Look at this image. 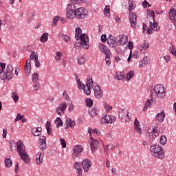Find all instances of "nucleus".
<instances>
[{
  "label": "nucleus",
  "instance_id": "obj_25",
  "mask_svg": "<svg viewBox=\"0 0 176 176\" xmlns=\"http://www.w3.org/2000/svg\"><path fill=\"white\" fill-rule=\"evenodd\" d=\"M65 124L66 127L65 129H68L69 127H71V129H74V127H75L76 122L71 118H67Z\"/></svg>",
  "mask_w": 176,
  "mask_h": 176
},
{
  "label": "nucleus",
  "instance_id": "obj_56",
  "mask_svg": "<svg viewBox=\"0 0 176 176\" xmlns=\"http://www.w3.org/2000/svg\"><path fill=\"white\" fill-rule=\"evenodd\" d=\"M87 131L89 134V140H91V141H93V140H96V139L93 138V135H91L92 129L91 128H89Z\"/></svg>",
  "mask_w": 176,
  "mask_h": 176
},
{
  "label": "nucleus",
  "instance_id": "obj_22",
  "mask_svg": "<svg viewBox=\"0 0 176 176\" xmlns=\"http://www.w3.org/2000/svg\"><path fill=\"white\" fill-rule=\"evenodd\" d=\"M164 118H166V114L164 113V111H161L156 115L155 120H157V122H159L160 123H162V122H164Z\"/></svg>",
  "mask_w": 176,
  "mask_h": 176
},
{
  "label": "nucleus",
  "instance_id": "obj_32",
  "mask_svg": "<svg viewBox=\"0 0 176 176\" xmlns=\"http://www.w3.org/2000/svg\"><path fill=\"white\" fill-rule=\"evenodd\" d=\"M74 167L76 170H77V174L80 175L82 174V166H80V163L76 162L74 165Z\"/></svg>",
  "mask_w": 176,
  "mask_h": 176
},
{
  "label": "nucleus",
  "instance_id": "obj_6",
  "mask_svg": "<svg viewBox=\"0 0 176 176\" xmlns=\"http://www.w3.org/2000/svg\"><path fill=\"white\" fill-rule=\"evenodd\" d=\"M80 46L82 49H88L89 47V36L85 34L80 36V42L74 44L75 49H78Z\"/></svg>",
  "mask_w": 176,
  "mask_h": 176
},
{
  "label": "nucleus",
  "instance_id": "obj_19",
  "mask_svg": "<svg viewBox=\"0 0 176 176\" xmlns=\"http://www.w3.org/2000/svg\"><path fill=\"white\" fill-rule=\"evenodd\" d=\"M39 146L41 151L46 149V136H41L39 138Z\"/></svg>",
  "mask_w": 176,
  "mask_h": 176
},
{
  "label": "nucleus",
  "instance_id": "obj_50",
  "mask_svg": "<svg viewBox=\"0 0 176 176\" xmlns=\"http://www.w3.org/2000/svg\"><path fill=\"white\" fill-rule=\"evenodd\" d=\"M30 58L31 60H36L38 58V56L35 54V52L32 51V53L30 54Z\"/></svg>",
  "mask_w": 176,
  "mask_h": 176
},
{
  "label": "nucleus",
  "instance_id": "obj_7",
  "mask_svg": "<svg viewBox=\"0 0 176 176\" xmlns=\"http://www.w3.org/2000/svg\"><path fill=\"white\" fill-rule=\"evenodd\" d=\"M87 10L83 7L78 8L76 10V19L78 20H83L87 17Z\"/></svg>",
  "mask_w": 176,
  "mask_h": 176
},
{
  "label": "nucleus",
  "instance_id": "obj_1",
  "mask_svg": "<svg viewBox=\"0 0 176 176\" xmlns=\"http://www.w3.org/2000/svg\"><path fill=\"white\" fill-rule=\"evenodd\" d=\"M13 78V67L12 65L0 63V79L1 80H10Z\"/></svg>",
  "mask_w": 176,
  "mask_h": 176
},
{
  "label": "nucleus",
  "instance_id": "obj_57",
  "mask_svg": "<svg viewBox=\"0 0 176 176\" xmlns=\"http://www.w3.org/2000/svg\"><path fill=\"white\" fill-rule=\"evenodd\" d=\"M104 107L105 109H107V111H111V109H112V106H110L109 104H108V103H104Z\"/></svg>",
  "mask_w": 176,
  "mask_h": 176
},
{
  "label": "nucleus",
  "instance_id": "obj_49",
  "mask_svg": "<svg viewBox=\"0 0 176 176\" xmlns=\"http://www.w3.org/2000/svg\"><path fill=\"white\" fill-rule=\"evenodd\" d=\"M71 2L75 5H79V3H83L86 2V0H71Z\"/></svg>",
  "mask_w": 176,
  "mask_h": 176
},
{
  "label": "nucleus",
  "instance_id": "obj_11",
  "mask_svg": "<svg viewBox=\"0 0 176 176\" xmlns=\"http://www.w3.org/2000/svg\"><path fill=\"white\" fill-rule=\"evenodd\" d=\"M129 19L131 28H137V15L134 12H130Z\"/></svg>",
  "mask_w": 176,
  "mask_h": 176
},
{
  "label": "nucleus",
  "instance_id": "obj_44",
  "mask_svg": "<svg viewBox=\"0 0 176 176\" xmlns=\"http://www.w3.org/2000/svg\"><path fill=\"white\" fill-rule=\"evenodd\" d=\"M78 63L80 65H83L86 63V59L83 56H79L78 58Z\"/></svg>",
  "mask_w": 176,
  "mask_h": 176
},
{
  "label": "nucleus",
  "instance_id": "obj_42",
  "mask_svg": "<svg viewBox=\"0 0 176 176\" xmlns=\"http://www.w3.org/2000/svg\"><path fill=\"white\" fill-rule=\"evenodd\" d=\"M85 104L88 108H91V107H93V100H91V98H87L85 100Z\"/></svg>",
  "mask_w": 176,
  "mask_h": 176
},
{
  "label": "nucleus",
  "instance_id": "obj_51",
  "mask_svg": "<svg viewBox=\"0 0 176 176\" xmlns=\"http://www.w3.org/2000/svg\"><path fill=\"white\" fill-rule=\"evenodd\" d=\"M60 142L63 148H67V142H65V140L63 139V138H60Z\"/></svg>",
  "mask_w": 176,
  "mask_h": 176
},
{
  "label": "nucleus",
  "instance_id": "obj_13",
  "mask_svg": "<svg viewBox=\"0 0 176 176\" xmlns=\"http://www.w3.org/2000/svg\"><path fill=\"white\" fill-rule=\"evenodd\" d=\"M82 166L85 173H87L90 170V167H91V161L89 159L84 160L82 162Z\"/></svg>",
  "mask_w": 176,
  "mask_h": 176
},
{
  "label": "nucleus",
  "instance_id": "obj_47",
  "mask_svg": "<svg viewBox=\"0 0 176 176\" xmlns=\"http://www.w3.org/2000/svg\"><path fill=\"white\" fill-rule=\"evenodd\" d=\"M60 20V17L58 16H56L54 18V21L52 23V27H56L57 25V21Z\"/></svg>",
  "mask_w": 176,
  "mask_h": 176
},
{
  "label": "nucleus",
  "instance_id": "obj_9",
  "mask_svg": "<svg viewBox=\"0 0 176 176\" xmlns=\"http://www.w3.org/2000/svg\"><path fill=\"white\" fill-rule=\"evenodd\" d=\"M98 48L100 52L104 53V54L107 56V58H108V57H112V54L107 45L100 43H99Z\"/></svg>",
  "mask_w": 176,
  "mask_h": 176
},
{
  "label": "nucleus",
  "instance_id": "obj_5",
  "mask_svg": "<svg viewBox=\"0 0 176 176\" xmlns=\"http://www.w3.org/2000/svg\"><path fill=\"white\" fill-rule=\"evenodd\" d=\"M118 118L123 123H129L131 120V114L126 109H120L118 111Z\"/></svg>",
  "mask_w": 176,
  "mask_h": 176
},
{
  "label": "nucleus",
  "instance_id": "obj_15",
  "mask_svg": "<svg viewBox=\"0 0 176 176\" xmlns=\"http://www.w3.org/2000/svg\"><path fill=\"white\" fill-rule=\"evenodd\" d=\"M67 109V103L65 102H62L58 107H57L56 111L58 115H64L65 111Z\"/></svg>",
  "mask_w": 176,
  "mask_h": 176
},
{
  "label": "nucleus",
  "instance_id": "obj_63",
  "mask_svg": "<svg viewBox=\"0 0 176 176\" xmlns=\"http://www.w3.org/2000/svg\"><path fill=\"white\" fill-rule=\"evenodd\" d=\"M94 133H95L97 135H101V133L100 132V131L98 130V129H94L92 131V134H94Z\"/></svg>",
  "mask_w": 176,
  "mask_h": 176
},
{
  "label": "nucleus",
  "instance_id": "obj_28",
  "mask_svg": "<svg viewBox=\"0 0 176 176\" xmlns=\"http://www.w3.org/2000/svg\"><path fill=\"white\" fill-rule=\"evenodd\" d=\"M134 127L135 131H137L139 134H142V130H141V127H140V122L137 120V118L135 119Z\"/></svg>",
  "mask_w": 176,
  "mask_h": 176
},
{
  "label": "nucleus",
  "instance_id": "obj_59",
  "mask_svg": "<svg viewBox=\"0 0 176 176\" xmlns=\"http://www.w3.org/2000/svg\"><path fill=\"white\" fill-rule=\"evenodd\" d=\"M74 109H75V105H74V104H72V103H70L69 106V112L74 111Z\"/></svg>",
  "mask_w": 176,
  "mask_h": 176
},
{
  "label": "nucleus",
  "instance_id": "obj_38",
  "mask_svg": "<svg viewBox=\"0 0 176 176\" xmlns=\"http://www.w3.org/2000/svg\"><path fill=\"white\" fill-rule=\"evenodd\" d=\"M149 47V43H148V41H144L143 45L139 46L138 50H140V52L142 50V49H144V50H146Z\"/></svg>",
  "mask_w": 176,
  "mask_h": 176
},
{
  "label": "nucleus",
  "instance_id": "obj_24",
  "mask_svg": "<svg viewBox=\"0 0 176 176\" xmlns=\"http://www.w3.org/2000/svg\"><path fill=\"white\" fill-rule=\"evenodd\" d=\"M25 72L27 76L30 75V72H31V60L28 59L25 63Z\"/></svg>",
  "mask_w": 176,
  "mask_h": 176
},
{
  "label": "nucleus",
  "instance_id": "obj_21",
  "mask_svg": "<svg viewBox=\"0 0 176 176\" xmlns=\"http://www.w3.org/2000/svg\"><path fill=\"white\" fill-rule=\"evenodd\" d=\"M91 86H93V80L91 78H87V85H86L87 91L85 92V94L87 96H90V93H91L90 89Z\"/></svg>",
  "mask_w": 176,
  "mask_h": 176
},
{
  "label": "nucleus",
  "instance_id": "obj_54",
  "mask_svg": "<svg viewBox=\"0 0 176 176\" xmlns=\"http://www.w3.org/2000/svg\"><path fill=\"white\" fill-rule=\"evenodd\" d=\"M171 54H173L175 56H176V50L174 45H171V47L170 48Z\"/></svg>",
  "mask_w": 176,
  "mask_h": 176
},
{
  "label": "nucleus",
  "instance_id": "obj_53",
  "mask_svg": "<svg viewBox=\"0 0 176 176\" xmlns=\"http://www.w3.org/2000/svg\"><path fill=\"white\" fill-rule=\"evenodd\" d=\"M39 87H41V84H39V82H34V89L36 91H38V90L39 89Z\"/></svg>",
  "mask_w": 176,
  "mask_h": 176
},
{
  "label": "nucleus",
  "instance_id": "obj_3",
  "mask_svg": "<svg viewBox=\"0 0 176 176\" xmlns=\"http://www.w3.org/2000/svg\"><path fill=\"white\" fill-rule=\"evenodd\" d=\"M164 98L166 97V88L163 85H157L154 87L151 93V98Z\"/></svg>",
  "mask_w": 176,
  "mask_h": 176
},
{
  "label": "nucleus",
  "instance_id": "obj_14",
  "mask_svg": "<svg viewBox=\"0 0 176 176\" xmlns=\"http://www.w3.org/2000/svg\"><path fill=\"white\" fill-rule=\"evenodd\" d=\"M90 148L93 153L96 152V151L100 148V142H98L97 139L90 141Z\"/></svg>",
  "mask_w": 176,
  "mask_h": 176
},
{
  "label": "nucleus",
  "instance_id": "obj_39",
  "mask_svg": "<svg viewBox=\"0 0 176 176\" xmlns=\"http://www.w3.org/2000/svg\"><path fill=\"white\" fill-rule=\"evenodd\" d=\"M5 164L7 167H12V160H10V156H7L5 158Z\"/></svg>",
  "mask_w": 176,
  "mask_h": 176
},
{
  "label": "nucleus",
  "instance_id": "obj_35",
  "mask_svg": "<svg viewBox=\"0 0 176 176\" xmlns=\"http://www.w3.org/2000/svg\"><path fill=\"white\" fill-rule=\"evenodd\" d=\"M47 39H49V33H44L40 37V41L43 43H45V42H47Z\"/></svg>",
  "mask_w": 176,
  "mask_h": 176
},
{
  "label": "nucleus",
  "instance_id": "obj_16",
  "mask_svg": "<svg viewBox=\"0 0 176 176\" xmlns=\"http://www.w3.org/2000/svg\"><path fill=\"white\" fill-rule=\"evenodd\" d=\"M150 28L148 30V34H152V30L153 31H160V28H157V22H154L153 23L152 22L149 23Z\"/></svg>",
  "mask_w": 176,
  "mask_h": 176
},
{
  "label": "nucleus",
  "instance_id": "obj_60",
  "mask_svg": "<svg viewBox=\"0 0 176 176\" xmlns=\"http://www.w3.org/2000/svg\"><path fill=\"white\" fill-rule=\"evenodd\" d=\"M152 102H153V100L148 99V100H147V101L146 102L145 105L147 106L148 107H151Z\"/></svg>",
  "mask_w": 176,
  "mask_h": 176
},
{
  "label": "nucleus",
  "instance_id": "obj_61",
  "mask_svg": "<svg viewBox=\"0 0 176 176\" xmlns=\"http://www.w3.org/2000/svg\"><path fill=\"white\" fill-rule=\"evenodd\" d=\"M109 146H111V144H107L104 148V153H106V155H108L109 153Z\"/></svg>",
  "mask_w": 176,
  "mask_h": 176
},
{
  "label": "nucleus",
  "instance_id": "obj_31",
  "mask_svg": "<svg viewBox=\"0 0 176 176\" xmlns=\"http://www.w3.org/2000/svg\"><path fill=\"white\" fill-rule=\"evenodd\" d=\"M149 63V58L144 56V58L139 63V66L142 67L144 65H148Z\"/></svg>",
  "mask_w": 176,
  "mask_h": 176
},
{
  "label": "nucleus",
  "instance_id": "obj_23",
  "mask_svg": "<svg viewBox=\"0 0 176 176\" xmlns=\"http://www.w3.org/2000/svg\"><path fill=\"white\" fill-rule=\"evenodd\" d=\"M76 80L77 81V85L78 87V89H82L84 91L85 94H86V92L87 91V89H86V86L83 85L82 82H80V79L78 78V76L75 75Z\"/></svg>",
  "mask_w": 176,
  "mask_h": 176
},
{
  "label": "nucleus",
  "instance_id": "obj_40",
  "mask_svg": "<svg viewBox=\"0 0 176 176\" xmlns=\"http://www.w3.org/2000/svg\"><path fill=\"white\" fill-rule=\"evenodd\" d=\"M134 76V71H129L125 76L126 80H130Z\"/></svg>",
  "mask_w": 176,
  "mask_h": 176
},
{
  "label": "nucleus",
  "instance_id": "obj_10",
  "mask_svg": "<svg viewBox=\"0 0 176 176\" xmlns=\"http://www.w3.org/2000/svg\"><path fill=\"white\" fill-rule=\"evenodd\" d=\"M116 41L118 43V46H124L129 42L127 36L121 34L116 36Z\"/></svg>",
  "mask_w": 176,
  "mask_h": 176
},
{
  "label": "nucleus",
  "instance_id": "obj_30",
  "mask_svg": "<svg viewBox=\"0 0 176 176\" xmlns=\"http://www.w3.org/2000/svg\"><path fill=\"white\" fill-rule=\"evenodd\" d=\"M66 16L67 19L72 20V19H75V17H76V11L67 10Z\"/></svg>",
  "mask_w": 176,
  "mask_h": 176
},
{
  "label": "nucleus",
  "instance_id": "obj_45",
  "mask_svg": "<svg viewBox=\"0 0 176 176\" xmlns=\"http://www.w3.org/2000/svg\"><path fill=\"white\" fill-rule=\"evenodd\" d=\"M62 57H63V54L60 52H56V56H55V60L56 61H60V60H61Z\"/></svg>",
  "mask_w": 176,
  "mask_h": 176
},
{
  "label": "nucleus",
  "instance_id": "obj_12",
  "mask_svg": "<svg viewBox=\"0 0 176 176\" xmlns=\"http://www.w3.org/2000/svg\"><path fill=\"white\" fill-rule=\"evenodd\" d=\"M169 14V20H171L173 21L174 25H176V4L174 6V8H172L169 10L168 12Z\"/></svg>",
  "mask_w": 176,
  "mask_h": 176
},
{
  "label": "nucleus",
  "instance_id": "obj_48",
  "mask_svg": "<svg viewBox=\"0 0 176 176\" xmlns=\"http://www.w3.org/2000/svg\"><path fill=\"white\" fill-rule=\"evenodd\" d=\"M32 76V82H38V78H39V75H38V73H34Z\"/></svg>",
  "mask_w": 176,
  "mask_h": 176
},
{
  "label": "nucleus",
  "instance_id": "obj_20",
  "mask_svg": "<svg viewBox=\"0 0 176 176\" xmlns=\"http://www.w3.org/2000/svg\"><path fill=\"white\" fill-rule=\"evenodd\" d=\"M107 43L110 47H116V46H119L118 41H116V37L107 38Z\"/></svg>",
  "mask_w": 176,
  "mask_h": 176
},
{
  "label": "nucleus",
  "instance_id": "obj_58",
  "mask_svg": "<svg viewBox=\"0 0 176 176\" xmlns=\"http://www.w3.org/2000/svg\"><path fill=\"white\" fill-rule=\"evenodd\" d=\"M109 12H110L109 7L106 6V8L104 9V14L107 16V14H109Z\"/></svg>",
  "mask_w": 176,
  "mask_h": 176
},
{
  "label": "nucleus",
  "instance_id": "obj_18",
  "mask_svg": "<svg viewBox=\"0 0 176 176\" xmlns=\"http://www.w3.org/2000/svg\"><path fill=\"white\" fill-rule=\"evenodd\" d=\"M94 96L96 98H101L102 97V91H101V87L100 85H96L94 88Z\"/></svg>",
  "mask_w": 176,
  "mask_h": 176
},
{
  "label": "nucleus",
  "instance_id": "obj_55",
  "mask_svg": "<svg viewBox=\"0 0 176 176\" xmlns=\"http://www.w3.org/2000/svg\"><path fill=\"white\" fill-rule=\"evenodd\" d=\"M105 61H106L107 66L109 67V65H111V57L107 58V55H106Z\"/></svg>",
  "mask_w": 176,
  "mask_h": 176
},
{
  "label": "nucleus",
  "instance_id": "obj_2",
  "mask_svg": "<svg viewBox=\"0 0 176 176\" xmlns=\"http://www.w3.org/2000/svg\"><path fill=\"white\" fill-rule=\"evenodd\" d=\"M16 151L21 160H23L25 164H28L30 163V155L27 153V151H25V146H24L23 141L19 140L16 142Z\"/></svg>",
  "mask_w": 176,
  "mask_h": 176
},
{
  "label": "nucleus",
  "instance_id": "obj_26",
  "mask_svg": "<svg viewBox=\"0 0 176 176\" xmlns=\"http://www.w3.org/2000/svg\"><path fill=\"white\" fill-rule=\"evenodd\" d=\"M43 154L42 153H38L36 156V164H38V166H41L42 163H43Z\"/></svg>",
  "mask_w": 176,
  "mask_h": 176
},
{
  "label": "nucleus",
  "instance_id": "obj_62",
  "mask_svg": "<svg viewBox=\"0 0 176 176\" xmlns=\"http://www.w3.org/2000/svg\"><path fill=\"white\" fill-rule=\"evenodd\" d=\"M34 64L36 68H39V67H41V62H39V60H38V58L34 60Z\"/></svg>",
  "mask_w": 176,
  "mask_h": 176
},
{
  "label": "nucleus",
  "instance_id": "obj_17",
  "mask_svg": "<svg viewBox=\"0 0 176 176\" xmlns=\"http://www.w3.org/2000/svg\"><path fill=\"white\" fill-rule=\"evenodd\" d=\"M83 148L81 145H76L73 150V157H78V155L82 153Z\"/></svg>",
  "mask_w": 176,
  "mask_h": 176
},
{
  "label": "nucleus",
  "instance_id": "obj_52",
  "mask_svg": "<svg viewBox=\"0 0 176 176\" xmlns=\"http://www.w3.org/2000/svg\"><path fill=\"white\" fill-rule=\"evenodd\" d=\"M23 118H24V116H21L20 113H18L14 122H19V120H21Z\"/></svg>",
  "mask_w": 176,
  "mask_h": 176
},
{
  "label": "nucleus",
  "instance_id": "obj_33",
  "mask_svg": "<svg viewBox=\"0 0 176 176\" xmlns=\"http://www.w3.org/2000/svg\"><path fill=\"white\" fill-rule=\"evenodd\" d=\"M78 9V7H76V5L74 3H70L67 5V10L76 12V10Z\"/></svg>",
  "mask_w": 176,
  "mask_h": 176
},
{
  "label": "nucleus",
  "instance_id": "obj_46",
  "mask_svg": "<svg viewBox=\"0 0 176 176\" xmlns=\"http://www.w3.org/2000/svg\"><path fill=\"white\" fill-rule=\"evenodd\" d=\"M12 98L14 101V102H17L19 101V96L16 92H13L12 94Z\"/></svg>",
  "mask_w": 176,
  "mask_h": 176
},
{
  "label": "nucleus",
  "instance_id": "obj_43",
  "mask_svg": "<svg viewBox=\"0 0 176 176\" xmlns=\"http://www.w3.org/2000/svg\"><path fill=\"white\" fill-rule=\"evenodd\" d=\"M160 142L161 145H166L167 144V138L166 135H162L160 139Z\"/></svg>",
  "mask_w": 176,
  "mask_h": 176
},
{
  "label": "nucleus",
  "instance_id": "obj_8",
  "mask_svg": "<svg viewBox=\"0 0 176 176\" xmlns=\"http://www.w3.org/2000/svg\"><path fill=\"white\" fill-rule=\"evenodd\" d=\"M146 135L148 136L147 140L150 144H152L153 142V140L159 135V132L157 131V129H155V128H153L152 131L149 133H146Z\"/></svg>",
  "mask_w": 176,
  "mask_h": 176
},
{
  "label": "nucleus",
  "instance_id": "obj_4",
  "mask_svg": "<svg viewBox=\"0 0 176 176\" xmlns=\"http://www.w3.org/2000/svg\"><path fill=\"white\" fill-rule=\"evenodd\" d=\"M152 155L157 156L158 159H164V149L159 145H153L150 148Z\"/></svg>",
  "mask_w": 176,
  "mask_h": 176
},
{
  "label": "nucleus",
  "instance_id": "obj_27",
  "mask_svg": "<svg viewBox=\"0 0 176 176\" xmlns=\"http://www.w3.org/2000/svg\"><path fill=\"white\" fill-rule=\"evenodd\" d=\"M103 119L105 120L106 123L111 124L114 123L116 121V118L113 116H107L103 117Z\"/></svg>",
  "mask_w": 176,
  "mask_h": 176
},
{
  "label": "nucleus",
  "instance_id": "obj_41",
  "mask_svg": "<svg viewBox=\"0 0 176 176\" xmlns=\"http://www.w3.org/2000/svg\"><path fill=\"white\" fill-rule=\"evenodd\" d=\"M116 78L118 80H122V79H124V74H123V73L122 72H118L116 74Z\"/></svg>",
  "mask_w": 176,
  "mask_h": 176
},
{
  "label": "nucleus",
  "instance_id": "obj_64",
  "mask_svg": "<svg viewBox=\"0 0 176 176\" xmlns=\"http://www.w3.org/2000/svg\"><path fill=\"white\" fill-rule=\"evenodd\" d=\"M101 42H102L103 43L107 42V35L106 34H102L101 36Z\"/></svg>",
  "mask_w": 176,
  "mask_h": 176
},
{
  "label": "nucleus",
  "instance_id": "obj_34",
  "mask_svg": "<svg viewBox=\"0 0 176 176\" xmlns=\"http://www.w3.org/2000/svg\"><path fill=\"white\" fill-rule=\"evenodd\" d=\"M80 35H83V34H82V29H80V28H77L76 29V35H75L76 41H79V39H80Z\"/></svg>",
  "mask_w": 176,
  "mask_h": 176
},
{
  "label": "nucleus",
  "instance_id": "obj_37",
  "mask_svg": "<svg viewBox=\"0 0 176 176\" xmlns=\"http://www.w3.org/2000/svg\"><path fill=\"white\" fill-rule=\"evenodd\" d=\"M54 123L56 124V128L59 129L60 127H61V126H63V120H61V118L60 117H58L55 120H54Z\"/></svg>",
  "mask_w": 176,
  "mask_h": 176
},
{
  "label": "nucleus",
  "instance_id": "obj_29",
  "mask_svg": "<svg viewBox=\"0 0 176 176\" xmlns=\"http://www.w3.org/2000/svg\"><path fill=\"white\" fill-rule=\"evenodd\" d=\"M41 131H42V128H41V127L33 128L32 129V134L34 137H39V135H41Z\"/></svg>",
  "mask_w": 176,
  "mask_h": 176
},
{
  "label": "nucleus",
  "instance_id": "obj_36",
  "mask_svg": "<svg viewBox=\"0 0 176 176\" xmlns=\"http://www.w3.org/2000/svg\"><path fill=\"white\" fill-rule=\"evenodd\" d=\"M89 113L90 116H91L92 118H94V116H97V115H98V109L94 107L92 109L89 111Z\"/></svg>",
  "mask_w": 176,
  "mask_h": 176
}]
</instances>
